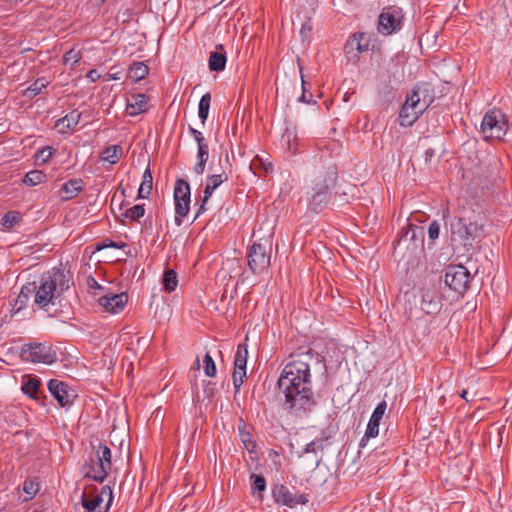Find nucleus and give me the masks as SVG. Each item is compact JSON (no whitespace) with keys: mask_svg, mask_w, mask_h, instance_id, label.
Returning a JSON list of instances; mask_svg holds the SVG:
<instances>
[{"mask_svg":"<svg viewBox=\"0 0 512 512\" xmlns=\"http://www.w3.org/2000/svg\"><path fill=\"white\" fill-rule=\"evenodd\" d=\"M290 357L277 382L285 396L283 407L289 412L306 413L316 404L311 388L310 362L318 361V355L309 348Z\"/></svg>","mask_w":512,"mask_h":512,"instance_id":"nucleus-1","label":"nucleus"},{"mask_svg":"<svg viewBox=\"0 0 512 512\" xmlns=\"http://www.w3.org/2000/svg\"><path fill=\"white\" fill-rule=\"evenodd\" d=\"M451 240L465 247H472L475 241L484 236L482 224L472 222L465 217H454L450 222Z\"/></svg>","mask_w":512,"mask_h":512,"instance_id":"nucleus-2","label":"nucleus"},{"mask_svg":"<svg viewBox=\"0 0 512 512\" xmlns=\"http://www.w3.org/2000/svg\"><path fill=\"white\" fill-rule=\"evenodd\" d=\"M113 502V491L105 485L98 491L97 486H87L81 495L82 507L91 512H108Z\"/></svg>","mask_w":512,"mask_h":512,"instance_id":"nucleus-3","label":"nucleus"},{"mask_svg":"<svg viewBox=\"0 0 512 512\" xmlns=\"http://www.w3.org/2000/svg\"><path fill=\"white\" fill-rule=\"evenodd\" d=\"M425 98L421 99L420 87H415L407 94L406 100L399 112V124L402 127L412 126L423 112L429 107Z\"/></svg>","mask_w":512,"mask_h":512,"instance_id":"nucleus-4","label":"nucleus"},{"mask_svg":"<svg viewBox=\"0 0 512 512\" xmlns=\"http://www.w3.org/2000/svg\"><path fill=\"white\" fill-rule=\"evenodd\" d=\"M405 15L401 7L389 5L384 7L378 16L377 31L383 36L399 32L404 26Z\"/></svg>","mask_w":512,"mask_h":512,"instance_id":"nucleus-5","label":"nucleus"},{"mask_svg":"<svg viewBox=\"0 0 512 512\" xmlns=\"http://www.w3.org/2000/svg\"><path fill=\"white\" fill-rule=\"evenodd\" d=\"M508 130V120L500 109H492L486 112L481 123V132L484 139L501 140Z\"/></svg>","mask_w":512,"mask_h":512,"instance_id":"nucleus-6","label":"nucleus"},{"mask_svg":"<svg viewBox=\"0 0 512 512\" xmlns=\"http://www.w3.org/2000/svg\"><path fill=\"white\" fill-rule=\"evenodd\" d=\"M20 358L25 362L50 365L57 361V353L47 342L29 343L22 347Z\"/></svg>","mask_w":512,"mask_h":512,"instance_id":"nucleus-7","label":"nucleus"},{"mask_svg":"<svg viewBox=\"0 0 512 512\" xmlns=\"http://www.w3.org/2000/svg\"><path fill=\"white\" fill-rule=\"evenodd\" d=\"M272 244L268 240L265 243H254L247 254V264L253 274H260L270 266Z\"/></svg>","mask_w":512,"mask_h":512,"instance_id":"nucleus-8","label":"nucleus"},{"mask_svg":"<svg viewBox=\"0 0 512 512\" xmlns=\"http://www.w3.org/2000/svg\"><path fill=\"white\" fill-rule=\"evenodd\" d=\"M336 181V172L328 171L324 179L315 184L310 195V208L315 212L322 211L328 204L331 196L330 189Z\"/></svg>","mask_w":512,"mask_h":512,"instance_id":"nucleus-9","label":"nucleus"},{"mask_svg":"<svg viewBox=\"0 0 512 512\" xmlns=\"http://www.w3.org/2000/svg\"><path fill=\"white\" fill-rule=\"evenodd\" d=\"M470 280V272L462 265H450L445 270L444 283L459 295L467 291Z\"/></svg>","mask_w":512,"mask_h":512,"instance_id":"nucleus-10","label":"nucleus"},{"mask_svg":"<svg viewBox=\"0 0 512 512\" xmlns=\"http://www.w3.org/2000/svg\"><path fill=\"white\" fill-rule=\"evenodd\" d=\"M175 203V223L177 226L182 224V219L189 212L190 205V186L184 179H178L174 186Z\"/></svg>","mask_w":512,"mask_h":512,"instance_id":"nucleus-11","label":"nucleus"},{"mask_svg":"<svg viewBox=\"0 0 512 512\" xmlns=\"http://www.w3.org/2000/svg\"><path fill=\"white\" fill-rule=\"evenodd\" d=\"M295 488L290 490L283 484H275L272 487V496L278 504L289 508H295L297 505H305L309 502V497L305 493L294 492Z\"/></svg>","mask_w":512,"mask_h":512,"instance_id":"nucleus-12","label":"nucleus"},{"mask_svg":"<svg viewBox=\"0 0 512 512\" xmlns=\"http://www.w3.org/2000/svg\"><path fill=\"white\" fill-rule=\"evenodd\" d=\"M34 297V302L40 309H46L49 304H54L56 298L55 282L47 274L41 277L40 285L36 286Z\"/></svg>","mask_w":512,"mask_h":512,"instance_id":"nucleus-13","label":"nucleus"},{"mask_svg":"<svg viewBox=\"0 0 512 512\" xmlns=\"http://www.w3.org/2000/svg\"><path fill=\"white\" fill-rule=\"evenodd\" d=\"M248 350L246 344H239L234 358V371L232 374L235 393L240 391V387L246 378Z\"/></svg>","mask_w":512,"mask_h":512,"instance_id":"nucleus-14","label":"nucleus"},{"mask_svg":"<svg viewBox=\"0 0 512 512\" xmlns=\"http://www.w3.org/2000/svg\"><path fill=\"white\" fill-rule=\"evenodd\" d=\"M48 390L52 396L57 400L61 407H70L74 399L77 397L75 391L71 389L68 384L57 379H51L48 382Z\"/></svg>","mask_w":512,"mask_h":512,"instance_id":"nucleus-15","label":"nucleus"},{"mask_svg":"<svg viewBox=\"0 0 512 512\" xmlns=\"http://www.w3.org/2000/svg\"><path fill=\"white\" fill-rule=\"evenodd\" d=\"M442 307L441 297L435 286H424L421 289V309L426 314H436Z\"/></svg>","mask_w":512,"mask_h":512,"instance_id":"nucleus-16","label":"nucleus"},{"mask_svg":"<svg viewBox=\"0 0 512 512\" xmlns=\"http://www.w3.org/2000/svg\"><path fill=\"white\" fill-rule=\"evenodd\" d=\"M101 458L97 457V454L92 451L89 459L85 462L82 467V472L85 478H90L96 482L103 483L108 476V471H100Z\"/></svg>","mask_w":512,"mask_h":512,"instance_id":"nucleus-17","label":"nucleus"},{"mask_svg":"<svg viewBox=\"0 0 512 512\" xmlns=\"http://www.w3.org/2000/svg\"><path fill=\"white\" fill-rule=\"evenodd\" d=\"M128 301L126 293L113 294L111 296L105 295L99 298V304L110 313H119L124 309Z\"/></svg>","mask_w":512,"mask_h":512,"instance_id":"nucleus-18","label":"nucleus"},{"mask_svg":"<svg viewBox=\"0 0 512 512\" xmlns=\"http://www.w3.org/2000/svg\"><path fill=\"white\" fill-rule=\"evenodd\" d=\"M423 228L419 227L417 225L408 224L407 228L404 230L402 229L400 236L397 240V245H406L408 248L409 245L412 243L414 248L417 247V242L423 240Z\"/></svg>","mask_w":512,"mask_h":512,"instance_id":"nucleus-19","label":"nucleus"},{"mask_svg":"<svg viewBox=\"0 0 512 512\" xmlns=\"http://www.w3.org/2000/svg\"><path fill=\"white\" fill-rule=\"evenodd\" d=\"M148 108V98L144 94H134L127 100L126 113L130 116H137Z\"/></svg>","mask_w":512,"mask_h":512,"instance_id":"nucleus-20","label":"nucleus"},{"mask_svg":"<svg viewBox=\"0 0 512 512\" xmlns=\"http://www.w3.org/2000/svg\"><path fill=\"white\" fill-rule=\"evenodd\" d=\"M369 47V40L365 33H354L346 42L344 50L347 54H351L354 51L358 53L367 51Z\"/></svg>","mask_w":512,"mask_h":512,"instance_id":"nucleus-21","label":"nucleus"},{"mask_svg":"<svg viewBox=\"0 0 512 512\" xmlns=\"http://www.w3.org/2000/svg\"><path fill=\"white\" fill-rule=\"evenodd\" d=\"M84 182L80 178L70 179L65 182L59 190V196L67 201L75 198L83 189Z\"/></svg>","mask_w":512,"mask_h":512,"instance_id":"nucleus-22","label":"nucleus"},{"mask_svg":"<svg viewBox=\"0 0 512 512\" xmlns=\"http://www.w3.org/2000/svg\"><path fill=\"white\" fill-rule=\"evenodd\" d=\"M81 115V112H79L77 109H74L64 117L58 119L55 126L59 128L61 133H68L69 131H73L79 124Z\"/></svg>","mask_w":512,"mask_h":512,"instance_id":"nucleus-23","label":"nucleus"},{"mask_svg":"<svg viewBox=\"0 0 512 512\" xmlns=\"http://www.w3.org/2000/svg\"><path fill=\"white\" fill-rule=\"evenodd\" d=\"M227 62L226 52L222 44L216 46L209 56L208 66L212 72H221L225 69Z\"/></svg>","mask_w":512,"mask_h":512,"instance_id":"nucleus-24","label":"nucleus"},{"mask_svg":"<svg viewBox=\"0 0 512 512\" xmlns=\"http://www.w3.org/2000/svg\"><path fill=\"white\" fill-rule=\"evenodd\" d=\"M386 408H387V403H386V401L383 400L380 403H378V405L374 409V411L370 417V420L368 422L367 428H366L368 436H377L378 435L379 424H380V421L386 411Z\"/></svg>","mask_w":512,"mask_h":512,"instance_id":"nucleus-25","label":"nucleus"},{"mask_svg":"<svg viewBox=\"0 0 512 512\" xmlns=\"http://www.w3.org/2000/svg\"><path fill=\"white\" fill-rule=\"evenodd\" d=\"M40 385L41 382L39 378L36 376H27L22 383L21 390L31 399L37 400L43 404V399L40 396Z\"/></svg>","mask_w":512,"mask_h":512,"instance_id":"nucleus-26","label":"nucleus"},{"mask_svg":"<svg viewBox=\"0 0 512 512\" xmlns=\"http://www.w3.org/2000/svg\"><path fill=\"white\" fill-rule=\"evenodd\" d=\"M92 450L97 454L98 458H101L100 471H109L112 467L110 448L99 442L98 445H92Z\"/></svg>","mask_w":512,"mask_h":512,"instance_id":"nucleus-27","label":"nucleus"},{"mask_svg":"<svg viewBox=\"0 0 512 512\" xmlns=\"http://www.w3.org/2000/svg\"><path fill=\"white\" fill-rule=\"evenodd\" d=\"M197 146V162L194 166V172L197 175H202L204 173L205 165L209 158V146L207 141L204 143L200 142Z\"/></svg>","mask_w":512,"mask_h":512,"instance_id":"nucleus-28","label":"nucleus"},{"mask_svg":"<svg viewBox=\"0 0 512 512\" xmlns=\"http://www.w3.org/2000/svg\"><path fill=\"white\" fill-rule=\"evenodd\" d=\"M123 148L121 145H111L103 149L100 159L110 164H116L123 157Z\"/></svg>","mask_w":512,"mask_h":512,"instance_id":"nucleus-29","label":"nucleus"},{"mask_svg":"<svg viewBox=\"0 0 512 512\" xmlns=\"http://www.w3.org/2000/svg\"><path fill=\"white\" fill-rule=\"evenodd\" d=\"M47 275L51 277L53 282H55V289L58 295H61L69 288V279L63 271L56 270L51 273H47Z\"/></svg>","mask_w":512,"mask_h":512,"instance_id":"nucleus-30","label":"nucleus"},{"mask_svg":"<svg viewBox=\"0 0 512 512\" xmlns=\"http://www.w3.org/2000/svg\"><path fill=\"white\" fill-rule=\"evenodd\" d=\"M149 72L148 66L144 62H133L128 70V77L134 81H140L146 77Z\"/></svg>","mask_w":512,"mask_h":512,"instance_id":"nucleus-31","label":"nucleus"},{"mask_svg":"<svg viewBox=\"0 0 512 512\" xmlns=\"http://www.w3.org/2000/svg\"><path fill=\"white\" fill-rule=\"evenodd\" d=\"M35 290V282L28 283L22 287L15 303V306H17V311L21 310L26 306V303L28 302L30 296L34 294Z\"/></svg>","mask_w":512,"mask_h":512,"instance_id":"nucleus-32","label":"nucleus"},{"mask_svg":"<svg viewBox=\"0 0 512 512\" xmlns=\"http://www.w3.org/2000/svg\"><path fill=\"white\" fill-rule=\"evenodd\" d=\"M153 176L149 168L143 173L142 183L138 189L137 198H148L152 191Z\"/></svg>","mask_w":512,"mask_h":512,"instance_id":"nucleus-33","label":"nucleus"},{"mask_svg":"<svg viewBox=\"0 0 512 512\" xmlns=\"http://www.w3.org/2000/svg\"><path fill=\"white\" fill-rule=\"evenodd\" d=\"M162 284L165 291H174L178 285L177 273L173 269H166L163 273Z\"/></svg>","mask_w":512,"mask_h":512,"instance_id":"nucleus-34","label":"nucleus"},{"mask_svg":"<svg viewBox=\"0 0 512 512\" xmlns=\"http://www.w3.org/2000/svg\"><path fill=\"white\" fill-rule=\"evenodd\" d=\"M211 103V94L209 92L202 95L199 106H198V116L201 119L202 124H205L208 114H209V108Z\"/></svg>","mask_w":512,"mask_h":512,"instance_id":"nucleus-35","label":"nucleus"},{"mask_svg":"<svg viewBox=\"0 0 512 512\" xmlns=\"http://www.w3.org/2000/svg\"><path fill=\"white\" fill-rule=\"evenodd\" d=\"M252 494L258 493L259 498L262 499V493L266 489V480L263 475L252 474L250 476Z\"/></svg>","mask_w":512,"mask_h":512,"instance_id":"nucleus-36","label":"nucleus"},{"mask_svg":"<svg viewBox=\"0 0 512 512\" xmlns=\"http://www.w3.org/2000/svg\"><path fill=\"white\" fill-rule=\"evenodd\" d=\"M297 133L294 128H286L283 135L282 141L288 146V149L295 153L297 151Z\"/></svg>","mask_w":512,"mask_h":512,"instance_id":"nucleus-37","label":"nucleus"},{"mask_svg":"<svg viewBox=\"0 0 512 512\" xmlns=\"http://www.w3.org/2000/svg\"><path fill=\"white\" fill-rule=\"evenodd\" d=\"M47 84L48 82L44 78H38L26 89L24 95L28 98H34L47 86Z\"/></svg>","mask_w":512,"mask_h":512,"instance_id":"nucleus-38","label":"nucleus"},{"mask_svg":"<svg viewBox=\"0 0 512 512\" xmlns=\"http://www.w3.org/2000/svg\"><path fill=\"white\" fill-rule=\"evenodd\" d=\"M46 174L39 170L28 172L24 177V183L29 186H35L43 183L46 180Z\"/></svg>","mask_w":512,"mask_h":512,"instance_id":"nucleus-39","label":"nucleus"},{"mask_svg":"<svg viewBox=\"0 0 512 512\" xmlns=\"http://www.w3.org/2000/svg\"><path fill=\"white\" fill-rule=\"evenodd\" d=\"M20 220V214L16 211L7 212L1 220V224L3 227L10 229L14 227Z\"/></svg>","mask_w":512,"mask_h":512,"instance_id":"nucleus-40","label":"nucleus"},{"mask_svg":"<svg viewBox=\"0 0 512 512\" xmlns=\"http://www.w3.org/2000/svg\"><path fill=\"white\" fill-rule=\"evenodd\" d=\"M145 214L144 205H135L129 209H127L123 215L126 218H129L132 221H139Z\"/></svg>","mask_w":512,"mask_h":512,"instance_id":"nucleus-41","label":"nucleus"},{"mask_svg":"<svg viewBox=\"0 0 512 512\" xmlns=\"http://www.w3.org/2000/svg\"><path fill=\"white\" fill-rule=\"evenodd\" d=\"M23 491L28 495L26 500L32 499L39 491V483L32 479H27L23 483Z\"/></svg>","mask_w":512,"mask_h":512,"instance_id":"nucleus-42","label":"nucleus"},{"mask_svg":"<svg viewBox=\"0 0 512 512\" xmlns=\"http://www.w3.org/2000/svg\"><path fill=\"white\" fill-rule=\"evenodd\" d=\"M203 362H204V372L207 376L209 377H214L216 375V365H215V362L213 360V358L211 357V355L209 353H207L205 356H204V359H203Z\"/></svg>","mask_w":512,"mask_h":512,"instance_id":"nucleus-43","label":"nucleus"},{"mask_svg":"<svg viewBox=\"0 0 512 512\" xmlns=\"http://www.w3.org/2000/svg\"><path fill=\"white\" fill-rule=\"evenodd\" d=\"M228 180V175L226 173L214 174L208 177L207 183L215 187L216 189L225 181Z\"/></svg>","mask_w":512,"mask_h":512,"instance_id":"nucleus-44","label":"nucleus"},{"mask_svg":"<svg viewBox=\"0 0 512 512\" xmlns=\"http://www.w3.org/2000/svg\"><path fill=\"white\" fill-rule=\"evenodd\" d=\"M81 59L80 51H77L75 49H70L67 51L63 56V61L65 64L68 62H72L73 64H76Z\"/></svg>","mask_w":512,"mask_h":512,"instance_id":"nucleus-45","label":"nucleus"},{"mask_svg":"<svg viewBox=\"0 0 512 512\" xmlns=\"http://www.w3.org/2000/svg\"><path fill=\"white\" fill-rule=\"evenodd\" d=\"M301 81H302L303 92H302V95L300 97V101L304 102V103H307V104H310V103L313 102L312 94L306 88V81L304 80V76H303L302 73H301Z\"/></svg>","mask_w":512,"mask_h":512,"instance_id":"nucleus-46","label":"nucleus"},{"mask_svg":"<svg viewBox=\"0 0 512 512\" xmlns=\"http://www.w3.org/2000/svg\"><path fill=\"white\" fill-rule=\"evenodd\" d=\"M127 244L124 243V242H115V241H112V240H109V242H103L101 244H98L97 247H96V250H102L104 248H116V249H123L124 247H126Z\"/></svg>","mask_w":512,"mask_h":512,"instance_id":"nucleus-47","label":"nucleus"},{"mask_svg":"<svg viewBox=\"0 0 512 512\" xmlns=\"http://www.w3.org/2000/svg\"><path fill=\"white\" fill-rule=\"evenodd\" d=\"M440 232V224L434 220L429 224L428 227V236L431 240H435L438 238Z\"/></svg>","mask_w":512,"mask_h":512,"instance_id":"nucleus-48","label":"nucleus"},{"mask_svg":"<svg viewBox=\"0 0 512 512\" xmlns=\"http://www.w3.org/2000/svg\"><path fill=\"white\" fill-rule=\"evenodd\" d=\"M52 154V148L45 147L38 151V153L36 154V159L38 161L41 160L43 163H45L51 158Z\"/></svg>","mask_w":512,"mask_h":512,"instance_id":"nucleus-49","label":"nucleus"},{"mask_svg":"<svg viewBox=\"0 0 512 512\" xmlns=\"http://www.w3.org/2000/svg\"><path fill=\"white\" fill-rule=\"evenodd\" d=\"M188 131H189L190 135H191V136L194 138V140L196 141L197 145H198L200 142H201V143L206 142V139L204 138L203 134H202L199 130H197V129H195V128H193L192 126H190V125H189V127H188Z\"/></svg>","mask_w":512,"mask_h":512,"instance_id":"nucleus-50","label":"nucleus"},{"mask_svg":"<svg viewBox=\"0 0 512 512\" xmlns=\"http://www.w3.org/2000/svg\"><path fill=\"white\" fill-rule=\"evenodd\" d=\"M241 440L245 445V448L249 451L252 450V448L255 447V443L251 440V436L249 433H243L241 432Z\"/></svg>","mask_w":512,"mask_h":512,"instance_id":"nucleus-51","label":"nucleus"},{"mask_svg":"<svg viewBox=\"0 0 512 512\" xmlns=\"http://www.w3.org/2000/svg\"><path fill=\"white\" fill-rule=\"evenodd\" d=\"M216 392L215 384L211 381H208L204 387V394L207 398L211 399L214 397Z\"/></svg>","mask_w":512,"mask_h":512,"instance_id":"nucleus-52","label":"nucleus"},{"mask_svg":"<svg viewBox=\"0 0 512 512\" xmlns=\"http://www.w3.org/2000/svg\"><path fill=\"white\" fill-rule=\"evenodd\" d=\"M86 284L89 290H103L104 288L95 280L94 277L89 276L86 280Z\"/></svg>","mask_w":512,"mask_h":512,"instance_id":"nucleus-53","label":"nucleus"},{"mask_svg":"<svg viewBox=\"0 0 512 512\" xmlns=\"http://www.w3.org/2000/svg\"><path fill=\"white\" fill-rule=\"evenodd\" d=\"M216 190L215 187H213L212 185H210L209 183L206 184L205 188H204V196H203V203H207L210 199V197L212 196L213 192Z\"/></svg>","mask_w":512,"mask_h":512,"instance_id":"nucleus-54","label":"nucleus"},{"mask_svg":"<svg viewBox=\"0 0 512 512\" xmlns=\"http://www.w3.org/2000/svg\"><path fill=\"white\" fill-rule=\"evenodd\" d=\"M319 441H311L305 445L304 453H316V445Z\"/></svg>","mask_w":512,"mask_h":512,"instance_id":"nucleus-55","label":"nucleus"},{"mask_svg":"<svg viewBox=\"0 0 512 512\" xmlns=\"http://www.w3.org/2000/svg\"><path fill=\"white\" fill-rule=\"evenodd\" d=\"M326 440H328V437H324V436H323V437H321V438H317V439H315V441H319V442H318V444L316 445V451H317V450H321V451H323V449H324V442H325Z\"/></svg>","mask_w":512,"mask_h":512,"instance_id":"nucleus-56","label":"nucleus"},{"mask_svg":"<svg viewBox=\"0 0 512 512\" xmlns=\"http://www.w3.org/2000/svg\"><path fill=\"white\" fill-rule=\"evenodd\" d=\"M374 436H368L367 435V430L365 431V434L364 436L362 437V439L360 440V443H359V446L360 447H365L369 441L370 438H373Z\"/></svg>","mask_w":512,"mask_h":512,"instance_id":"nucleus-57","label":"nucleus"},{"mask_svg":"<svg viewBox=\"0 0 512 512\" xmlns=\"http://www.w3.org/2000/svg\"><path fill=\"white\" fill-rule=\"evenodd\" d=\"M87 77H89L92 81H96L100 75L98 74L97 70L93 69L88 72Z\"/></svg>","mask_w":512,"mask_h":512,"instance_id":"nucleus-58","label":"nucleus"},{"mask_svg":"<svg viewBox=\"0 0 512 512\" xmlns=\"http://www.w3.org/2000/svg\"><path fill=\"white\" fill-rule=\"evenodd\" d=\"M206 204L207 203H203V199L201 200V204H200V207L196 213V217H198L200 214L204 213L206 211Z\"/></svg>","mask_w":512,"mask_h":512,"instance_id":"nucleus-59","label":"nucleus"},{"mask_svg":"<svg viewBox=\"0 0 512 512\" xmlns=\"http://www.w3.org/2000/svg\"><path fill=\"white\" fill-rule=\"evenodd\" d=\"M460 397L465 399L467 402H469L470 400L467 398V390H462L461 393H460Z\"/></svg>","mask_w":512,"mask_h":512,"instance_id":"nucleus-60","label":"nucleus"},{"mask_svg":"<svg viewBox=\"0 0 512 512\" xmlns=\"http://www.w3.org/2000/svg\"><path fill=\"white\" fill-rule=\"evenodd\" d=\"M305 31H311V26L304 24L301 29V33L303 34Z\"/></svg>","mask_w":512,"mask_h":512,"instance_id":"nucleus-61","label":"nucleus"},{"mask_svg":"<svg viewBox=\"0 0 512 512\" xmlns=\"http://www.w3.org/2000/svg\"><path fill=\"white\" fill-rule=\"evenodd\" d=\"M194 370H199L200 368V362H199V358L196 359L193 367H192Z\"/></svg>","mask_w":512,"mask_h":512,"instance_id":"nucleus-62","label":"nucleus"},{"mask_svg":"<svg viewBox=\"0 0 512 512\" xmlns=\"http://www.w3.org/2000/svg\"><path fill=\"white\" fill-rule=\"evenodd\" d=\"M348 100H349V95H348V93H346L344 96V101H348Z\"/></svg>","mask_w":512,"mask_h":512,"instance_id":"nucleus-63","label":"nucleus"},{"mask_svg":"<svg viewBox=\"0 0 512 512\" xmlns=\"http://www.w3.org/2000/svg\"><path fill=\"white\" fill-rule=\"evenodd\" d=\"M98 4H103L105 0H95Z\"/></svg>","mask_w":512,"mask_h":512,"instance_id":"nucleus-64","label":"nucleus"}]
</instances>
